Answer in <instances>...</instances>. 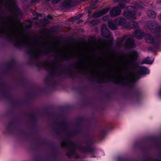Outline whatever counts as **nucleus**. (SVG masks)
<instances>
[{"label": "nucleus", "mask_w": 161, "mask_h": 161, "mask_svg": "<svg viewBox=\"0 0 161 161\" xmlns=\"http://www.w3.org/2000/svg\"><path fill=\"white\" fill-rule=\"evenodd\" d=\"M153 62V61L150 59L149 57H147L142 61V63L143 64H152Z\"/></svg>", "instance_id": "obj_20"}, {"label": "nucleus", "mask_w": 161, "mask_h": 161, "mask_svg": "<svg viewBox=\"0 0 161 161\" xmlns=\"http://www.w3.org/2000/svg\"><path fill=\"white\" fill-rule=\"evenodd\" d=\"M101 35L102 36L106 37H108L111 36V34L109 32V30L107 28L105 24H103L102 26L101 29Z\"/></svg>", "instance_id": "obj_10"}, {"label": "nucleus", "mask_w": 161, "mask_h": 161, "mask_svg": "<svg viewBox=\"0 0 161 161\" xmlns=\"http://www.w3.org/2000/svg\"><path fill=\"white\" fill-rule=\"evenodd\" d=\"M136 37L138 39H142L144 36V32L140 30H136L135 31Z\"/></svg>", "instance_id": "obj_16"}, {"label": "nucleus", "mask_w": 161, "mask_h": 161, "mask_svg": "<svg viewBox=\"0 0 161 161\" xmlns=\"http://www.w3.org/2000/svg\"><path fill=\"white\" fill-rule=\"evenodd\" d=\"M39 0H31V2L33 3L37 2Z\"/></svg>", "instance_id": "obj_27"}, {"label": "nucleus", "mask_w": 161, "mask_h": 161, "mask_svg": "<svg viewBox=\"0 0 161 161\" xmlns=\"http://www.w3.org/2000/svg\"><path fill=\"white\" fill-rule=\"evenodd\" d=\"M48 23V22L47 21V23Z\"/></svg>", "instance_id": "obj_34"}, {"label": "nucleus", "mask_w": 161, "mask_h": 161, "mask_svg": "<svg viewBox=\"0 0 161 161\" xmlns=\"http://www.w3.org/2000/svg\"><path fill=\"white\" fill-rule=\"evenodd\" d=\"M5 6L6 9L12 12V15L19 16L21 15V11L15 3L14 0L7 1Z\"/></svg>", "instance_id": "obj_3"}, {"label": "nucleus", "mask_w": 161, "mask_h": 161, "mask_svg": "<svg viewBox=\"0 0 161 161\" xmlns=\"http://www.w3.org/2000/svg\"><path fill=\"white\" fill-rule=\"evenodd\" d=\"M61 146L62 147H71L72 148V150L68 152L67 155L68 156H72L75 153L74 149H75V146L72 142L68 141L67 140L63 141L61 143Z\"/></svg>", "instance_id": "obj_9"}, {"label": "nucleus", "mask_w": 161, "mask_h": 161, "mask_svg": "<svg viewBox=\"0 0 161 161\" xmlns=\"http://www.w3.org/2000/svg\"><path fill=\"white\" fill-rule=\"evenodd\" d=\"M147 14L149 17L152 18H154L156 16V14L155 12L151 10H149L147 11Z\"/></svg>", "instance_id": "obj_18"}, {"label": "nucleus", "mask_w": 161, "mask_h": 161, "mask_svg": "<svg viewBox=\"0 0 161 161\" xmlns=\"http://www.w3.org/2000/svg\"><path fill=\"white\" fill-rule=\"evenodd\" d=\"M19 25L14 17L10 16L0 24V35L7 36L15 41L16 45L29 47L31 52L36 57L42 54L52 52H59L64 59L74 58V50L68 49L62 50L55 44L47 42L32 40L23 32L19 31Z\"/></svg>", "instance_id": "obj_1"}, {"label": "nucleus", "mask_w": 161, "mask_h": 161, "mask_svg": "<svg viewBox=\"0 0 161 161\" xmlns=\"http://www.w3.org/2000/svg\"><path fill=\"white\" fill-rule=\"evenodd\" d=\"M156 37L154 39L150 35L147 34L145 36L146 42L148 43H153L154 45H158L160 44L161 42V34L157 35L155 34Z\"/></svg>", "instance_id": "obj_6"}, {"label": "nucleus", "mask_w": 161, "mask_h": 161, "mask_svg": "<svg viewBox=\"0 0 161 161\" xmlns=\"http://www.w3.org/2000/svg\"><path fill=\"white\" fill-rule=\"evenodd\" d=\"M45 66L48 69L53 70L55 69V64L53 62H45Z\"/></svg>", "instance_id": "obj_14"}, {"label": "nucleus", "mask_w": 161, "mask_h": 161, "mask_svg": "<svg viewBox=\"0 0 161 161\" xmlns=\"http://www.w3.org/2000/svg\"><path fill=\"white\" fill-rule=\"evenodd\" d=\"M108 26L109 28L113 30H115L117 29V27L114 24L112 21H109Z\"/></svg>", "instance_id": "obj_21"}, {"label": "nucleus", "mask_w": 161, "mask_h": 161, "mask_svg": "<svg viewBox=\"0 0 161 161\" xmlns=\"http://www.w3.org/2000/svg\"><path fill=\"white\" fill-rule=\"evenodd\" d=\"M46 0L47 1H50V0Z\"/></svg>", "instance_id": "obj_33"}, {"label": "nucleus", "mask_w": 161, "mask_h": 161, "mask_svg": "<svg viewBox=\"0 0 161 161\" xmlns=\"http://www.w3.org/2000/svg\"><path fill=\"white\" fill-rule=\"evenodd\" d=\"M158 18L159 20L161 21V14H160L158 16Z\"/></svg>", "instance_id": "obj_28"}, {"label": "nucleus", "mask_w": 161, "mask_h": 161, "mask_svg": "<svg viewBox=\"0 0 161 161\" xmlns=\"http://www.w3.org/2000/svg\"><path fill=\"white\" fill-rule=\"evenodd\" d=\"M127 36L126 35H124L122 38L119 39L117 43L119 46H124L127 47H134L135 44L134 40L130 38L127 39L125 43L124 42L126 39Z\"/></svg>", "instance_id": "obj_4"}, {"label": "nucleus", "mask_w": 161, "mask_h": 161, "mask_svg": "<svg viewBox=\"0 0 161 161\" xmlns=\"http://www.w3.org/2000/svg\"><path fill=\"white\" fill-rule=\"evenodd\" d=\"M149 29L157 35L161 34V25L159 26L155 21H149L147 23Z\"/></svg>", "instance_id": "obj_5"}, {"label": "nucleus", "mask_w": 161, "mask_h": 161, "mask_svg": "<svg viewBox=\"0 0 161 161\" xmlns=\"http://www.w3.org/2000/svg\"><path fill=\"white\" fill-rule=\"evenodd\" d=\"M75 157V158H77V157Z\"/></svg>", "instance_id": "obj_35"}, {"label": "nucleus", "mask_w": 161, "mask_h": 161, "mask_svg": "<svg viewBox=\"0 0 161 161\" xmlns=\"http://www.w3.org/2000/svg\"><path fill=\"white\" fill-rule=\"evenodd\" d=\"M147 70V69L146 67L143 66L140 67L139 68L138 74L139 75L144 74L146 73Z\"/></svg>", "instance_id": "obj_17"}, {"label": "nucleus", "mask_w": 161, "mask_h": 161, "mask_svg": "<svg viewBox=\"0 0 161 161\" xmlns=\"http://www.w3.org/2000/svg\"><path fill=\"white\" fill-rule=\"evenodd\" d=\"M41 14H37V16H41Z\"/></svg>", "instance_id": "obj_30"}, {"label": "nucleus", "mask_w": 161, "mask_h": 161, "mask_svg": "<svg viewBox=\"0 0 161 161\" xmlns=\"http://www.w3.org/2000/svg\"><path fill=\"white\" fill-rule=\"evenodd\" d=\"M61 0H52V2L53 3H56L60 2Z\"/></svg>", "instance_id": "obj_23"}, {"label": "nucleus", "mask_w": 161, "mask_h": 161, "mask_svg": "<svg viewBox=\"0 0 161 161\" xmlns=\"http://www.w3.org/2000/svg\"><path fill=\"white\" fill-rule=\"evenodd\" d=\"M87 147H86L85 148H83V149L82 150V151L83 152H86L87 151Z\"/></svg>", "instance_id": "obj_24"}, {"label": "nucleus", "mask_w": 161, "mask_h": 161, "mask_svg": "<svg viewBox=\"0 0 161 161\" xmlns=\"http://www.w3.org/2000/svg\"><path fill=\"white\" fill-rule=\"evenodd\" d=\"M4 0H0V6L2 5L3 3Z\"/></svg>", "instance_id": "obj_26"}, {"label": "nucleus", "mask_w": 161, "mask_h": 161, "mask_svg": "<svg viewBox=\"0 0 161 161\" xmlns=\"http://www.w3.org/2000/svg\"><path fill=\"white\" fill-rule=\"evenodd\" d=\"M108 8H106L94 14L93 15V17L94 18H97L104 14L109 11Z\"/></svg>", "instance_id": "obj_13"}, {"label": "nucleus", "mask_w": 161, "mask_h": 161, "mask_svg": "<svg viewBox=\"0 0 161 161\" xmlns=\"http://www.w3.org/2000/svg\"><path fill=\"white\" fill-rule=\"evenodd\" d=\"M47 18L49 19H51L52 18V16L50 15H48L47 16Z\"/></svg>", "instance_id": "obj_29"}, {"label": "nucleus", "mask_w": 161, "mask_h": 161, "mask_svg": "<svg viewBox=\"0 0 161 161\" xmlns=\"http://www.w3.org/2000/svg\"><path fill=\"white\" fill-rule=\"evenodd\" d=\"M119 7L116 6L113 7L110 10L109 14L111 17L116 16L119 15L121 13V8H123L125 7V5L123 3L119 4Z\"/></svg>", "instance_id": "obj_8"}, {"label": "nucleus", "mask_w": 161, "mask_h": 161, "mask_svg": "<svg viewBox=\"0 0 161 161\" xmlns=\"http://www.w3.org/2000/svg\"><path fill=\"white\" fill-rule=\"evenodd\" d=\"M47 19V18H45V19H45V20H46Z\"/></svg>", "instance_id": "obj_32"}, {"label": "nucleus", "mask_w": 161, "mask_h": 161, "mask_svg": "<svg viewBox=\"0 0 161 161\" xmlns=\"http://www.w3.org/2000/svg\"><path fill=\"white\" fill-rule=\"evenodd\" d=\"M138 56L137 53L135 51H132L125 55V58L121 60V63L123 65L121 68L119 67L108 68L105 72L103 73L93 69L91 70V72L93 74L97 75L101 82H107L110 80L111 71L113 73V75L112 77V80L113 82L117 83H123L125 81L132 82L137 79L136 74L133 72H128L123 74L122 71L123 70H127L132 66Z\"/></svg>", "instance_id": "obj_2"}, {"label": "nucleus", "mask_w": 161, "mask_h": 161, "mask_svg": "<svg viewBox=\"0 0 161 161\" xmlns=\"http://www.w3.org/2000/svg\"><path fill=\"white\" fill-rule=\"evenodd\" d=\"M73 0H65L63 4L64 7H67L71 5L72 3Z\"/></svg>", "instance_id": "obj_19"}, {"label": "nucleus", "mask_w": 161, "mask_h": 161, "mask_svg": "<svg viewBox=\"0 0 161 161\" xmlns=\"http://www.w3.org/2000/svg\"><path fill=\"white\" fill-rule=\"evenodd\" d=\"M125 27L127 29H135L138 27V24L135 21L131 22L128 25H125Z\"/></svg>", "instance_id": "obj_15"}, {"label": "nucleus", "mask_w": 161, "mask_h": 161, "mask_svg": "<svg viewBox=\"0 0 161 161\" xmlns=\"http://www.w3.org/2000/svg\"><path fill=\"white\" fill-rule=\"evenodd\" d=\"M93 22H95L96 21V20H94L92 21Z\"/></svg>", "instance_id": "obj_31"}, {"label": "nucleus", "mask_w": 161, "mask_h": 161, "mask_svg": "<svg viewBox=\"0 0 161 161\" xmlns=\"http://www.w3.org/2000/svg\"><path fill=\"white\" fill-rule=\"evenodd\" d=\"M128 9L130 11H125L124 13V16L127 19L130 20H134L136 19V14L137 8L135 6H129Z\"/></svg>", "instance_id": "obj_7"}, {"label": "nucleus", "mask_w": 161, "mask_h": 161, "mask_svg": "<svg viewBox=\"0 0 161 161\" xmlns=\"http://www.w3.org/2000/svg\"><path fill=\"white\" fill-rule=\"evenodd\" d=\"M114 22L117 25H122L126 22V20L124 18L119 17L115 19Z\"/></svg>", "instance_id": "obj_11"}, {"label": "nucleus", "mask_w": 161, "mask_h": 161, "mask_svg": "<svg viewBox=\"0 0 161 161\" xmlns=\"http://www.w3.org/2000/svg\"><path fill=\"white\" fill-rule=\"evenodd\" d=\"M103 19L104 20H107L108 19V16H105L103 17Z\"/></svg>", "instance_id": "obj_25"}, {"label": "nucleus", "mask_w": 161, "mask_h": 161, "mask_svg": "<svg viewBox=\"0 0 161 161\" xmlns=\"http://www.w3.org/2000/svg\"><path fill=\"white\" fill-rule=\"evenodd\" d=\"M81 16V15L80 14H79L76 16L73 17V18H74V19H79Z\"/></svg>", "instance_id": "obj_22"}, {"label": "nucleus", "mask_w": 161, "mask_h": 161, "mask_svg": "<svg viewBox=\"0 0 161 161\" xmlns=\"http://www.w3.org/2000/svg\"><path fill=\"white\" fill-rule=\"evenodd\" d=\"M87 57L84 56H81V58L79 61V64L81 65V68L84 69H87V66L86 65V60Z\"/></svg>", "instance_id": "obj_12"}]
</instances>
